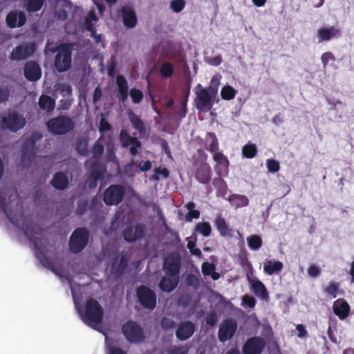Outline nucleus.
Listing matches in <instances>:
<instances>
[{
    "instance_id": "f257e3e1",
    "label": "nucleus",
    "mask_w": 354,
    "mask_h": 354,
    "mask_svg": "<svg viewBox=\"0 0 354 354\" xmlns=\"http://www.w3.org/2000/svg\"><path fill=\"white\" fill-rule=\"evenodd\" d=\"M77 311L83 322L88 326L94 328V325L100 324L102 322L103 308L93 298L87 299L84 310L77 308Z\"/></svg>"
},
{
    "instance_id": "f03ea898",
    "label": "nucleus",
    "mask_w": 354,
    "mask_h": 354,
    "mask_svg": "<svg viewBox=\"0 0 354 354\" xmlns=\"http://www.w3.org/2000/svg\"><path fill=\"white\" fill-rule=\"evenodd\" d=\"M43 137L38 131H33L27 138L21 147V162L26 167H29L36 157V142Z\"/></svg>"
},
{
    "instance_id": "7ed1b4c3",
    "label": "nucleus",
    "mask_w": 354,
    "mask_h": 354,
    "mask_svg": "<svg viewBox=\"0 0 354 354\" xmlns=\"http://www.w3.org/2000/svg\"><path fill=\"white\" fill-rule=\"evenodd\" d=\"M89 236V231L86 227L76 228L69 239L68 246L71 252L78 254L82 252L88 245Z\"/></svg>"
},
{
    "instance_id": "20e7f679",
    "label": "nucleus",
    "mask_w": 354,
    "mask_h": 354,
    "mask_svg": "<svg viewBox=\"0 0 354 354\" xmlns=\"http://www.w3.org/2000/svg\"><path fill=\"white\" fill-rule=\"evenodd\" d=\"M49 131L55 135H65L73 130L75 123L72 119L66 116L52 118L46 122Z\"/></svg>"
},
{
    "instance_id": "39448f33",
    "label": "nucleus",
    "mask_w": 354,
    "mask_h": 354,
    "mask_svg": "<svg viewBox=\"0 0 354 354\" xmlns=\"http://www.w3.org/2000/svg\"><path fill=\"white\" fill-rule=\"evenodd\" d=\"M6 196L7 194L4 192H0V209L3 211L8 220L13 225L17 226L19 224L20 220L24 216L22 205L17 199L13 209L8 207L6 204Z\"/></svg>"
},
{
    "instance_id": "423d86ee",
    "label": "nucleus",
    "mask_w": 354,
    "mask_h": 354,
    "mask_svg": "<svg viewBox=\"0 0 354 354\" xmlns=\"http://www.w3.org/2000/svg\"><path fill=\"white\" fill-rule=\"evenodd\" d=\"M57 50L58 53L55 57V68L59 73L67 71L71 67V50L65 45H60L58 48L51 50L53 53Z\"/></svg>"
},
{
    "instance_id": "0eeeda50",
    "label": "nucleus",
    "mask_w": 354,
    "mask_h": 354,
    "mask_svg": "<svg viewBox=\"0 0 354 354\" xmlns=\"http://www.w3.org/2000/svg\"><path fill=\"white\" fill-rule=\"evenodd\" d=\"M136 297L140 304L145 309L152 310L156 307V292L145 285H140L136 288Z\"/></svg>"
},
{
    "instance_id": "6e6552de",
    "label": "nucleus",
    "mask_w": 354,
    "mask_h": 354,
    "mask_svg": "<svg viewBox=\"0 0 354 354\" xmlns=\"http://www.w3.org/2000/svg\"><path fill=\"white\" fill-rule=\"evenodd\" d=\"M197 153L201 160L196 169L195 177L199 183L207 185L212 178V170L209 165L206 162L207 155L202 149L197 150Z\"/></svg>"
},
{
    "instance_id": "1a4fd4ad",
    "label": "nucleus",
    "mask_w": 354,
    "mask_h": 354,
    "mask_svg": "<svg viewBox=\"0 0 354 354\" xmlns=\"http://www.w3.org/2000/svg\"><path fill=\"white\" fill-rule=\"evenodd\" d=\"M217 93V88L209 86L207 88H201L196 92L195 100L196 108L199 111L207 109L210 110L213 105V98Z\"/></svg>"
},
{
    "instance_id": "9d476101",
    "label": "nucleus",
    "mask_w": 354,
    "mask_h": 354,
    "mask_svg": "<svg viewBox=\"0 0 354 354\" xmlns=\"http://www.w3.org/2000/svg\"><path fill=\"white\" fill-rule=\"evenodd\" d=\"M122 330L127 339L131 343H141L145 339L142 328L136 322H127L122 326Z\"/></svg>"
},
{
    "instance_id": "9b49d317",
    "label": "nucleus",
    "mask_w": 354,
    "mask_h": 354,
    "mask_svg": "<svg viewBox=\"0 0 354 354\" xmlns=\"http://www.w3.org/2000/svg\"><path fill=\"white\" fill-rule=\"evenodd\" d=\"M125 194V188L121 185H112L105 189L103 201L106 205H117Z\"/></svg>"
},
{
    "instance_id": "f8f14e48",
    "label": "nucleus",
    "mask_w": 354,
    "mask_h": 354,
    "mask_svg": "<svg viewBox=\"0 0 354 354\" xmlns=\"http://www.w3.org/2000/svg\"><path fill=\"white\" fill-rule=\"evenodd\" d=\"M237 329L236 322L231 318L224 319L220 325L218 331V340L225 342L230 339L235 334Z\"/></svg>"
},
{
    "instance_id": "ddd939ff",
    "label": "nucleus",
    "mask_w": 354,
    "mask_h": 354,
    "mask_svg": "<svg viewBox=\"0 0 354 354\" xmlns=\"http://www.w3.org/2000/svg\"><path fill=\"white\" fill-rule=\"evenodd\" d=\"M181 267V258L177 253H171L165 258L163 270L170 277L177 276Z\"/></svg>"
},
{
    "instance_id": "4468645a",
    "label": "nucleus",
    "mask_w": 354,
    "mask_h": 354,
    "mask_svg": "<svg viewBox=\"0 0 354 354\" xmlns=\"http://www.w3.org/2000/svg\"><path fill=\"white\" fill-rule=\"evenodd\" d=\"M146 232V227L142 223H137L125 228L122 232L124 239L129 243H133L142 239Z\"/></svg>"
},
{
    "instance_id": "2eb2a0df",
    "label": "nucleus",
    "mask_w": 354,
    "mask_h": 354,
    "mask_svg": "<svg viewBox=\"0 0 354 354\" xmlns=\"http://www.w3.org/2000/svg\"><path fill=\"white\" fill-rule=\"evenodd\" d=\"M266 347V342L259 337H252L246 340L243 346V354H261Z\"/></svg>"
},
{
    "instance_id": "dca6fc26",
    "label": "nucleus",
    "mask_w": 354,
    "mask_h": 354,
    "mask_svg": "<svg viewBox=\"0 0 354 354\" xmlns=\"http://www.w3.org/2000/svg\"><path fill=\"white\" fill-rule=\"evenodd\" d=\"M6 117H3L2 122L5 127L12 132H16L22 129L26 124L24 116L18 114V112H8Z\"/></svg>"
},
{
    "instance_id": "f3484780",
    "label": "nucleus",
    "mask_w": 354,
    "mask_h": 354,
    "mask_svg": "<svg viewBox=\"0 0 354 354\" xmlns=\"http://www.w3.org/2000/svg\"><path fill=\"white\" fill-rule=\"evenodd\" d=\"M35 51L34 44L18 45L12 49L10 59L14 61L24 60L30 57Z\"/></svg>"
},
{
    "instance_id": "a211bd4d",
    "label": "nucleus",
    "mask_w": 354,
    "mask_h": 354,
    "mask_svg": "<svg viewBox=\"0 0 354 354\" xmlns=\"http://www.w3.org/2000/svg\"><path fill=\"white\" fill-rule=\"evenodd\" d=\"M196 331V325L191 321H184L179 323L176 331V336L180 341L189 339Z\"/></svg>"
},
{
    "instance_id": "6ab92c4d",
    "label": "nucleus",
    "mask_w": 354,
    "mask_h": 354,
    "mask_svg": "<svg viewBox=\"0 0 354 354\" xmlns=\"http://www.w3.org/2000/svg\"><path fill=\"white\" fill-rule=\"evenodd\" d=\"M24 77L30 82H37L41 77V69L35 61H29L24 66Z\"/></svg>"
},
{
    "instance_id": "aec40b11",
    "label": "nucleus",
    "mask_w": 354,
    "mask_h": 354,
    "mask_svg": "<svg viewBox=\"0 0 354 354\" xmlns=\"http://www.w3.org/2000/svg\"><path fill=\"white\" fill-rule=\"evenodd\" d=\"M128 266V257L125 255L118 256L111 265V272L115 277L120 278L124 274Z\"/></svg>"
},
{
    "instance_id": "412c9836",
    "label": "nucleus",
    "mask_w": 354,
    "mask_h": 354,
    "mask_svg": "<svg viewBox=\"0 0 354 354\" xmlns=\"http://www.w3.org/2000/svg\"><path fill=\"white\" fill-rule=\"evenodd\" d=\"M26 15L22 11H11L6 18L7 26L10 28H19L26 22Z\"/></svg>"
},
{
    "instance_id": "4be33fe9",
    "label": "nucleus",
    "mask_w": 354,
    "mask_h": 354,
    "mask_svg": "<svg viewBox=\"0 0 354 354\" xmlns=\"http://www.w3.org/2000/svg\"><path fill=\"white\" fill-rule=\"evenodd\" d=\"M120 12L126 28H132L136 26L138 19L133 8L129 6H123L120 8Z\"/></svg>"
},
{
    "instance_id": "5701e85b",
    "label": "nucleus",
    "mask_w": 354,
    "mask_h": 354,
    "mask_svg": "<svg viewBox=\"0 0 354 354\" xmlns=\"http://www.w3.org/2000/svg\"><path fill=\"white\" fill-rule=\"evenodd\" d=\"M333 310L334 314L341 320L345 319L349 315L351 308L344 299H338L333 302Z\"/></svg>"
},
{
    "instance_id": "b1692460",
    "label": "nucleus",
    "mask_w": 354,
    "mask_h": 354,
    "mask_svg": "<svg viewBox=\"0 0 354 354\" xmlns=\"http://www.w3.org/2000/svg\"><path fill=\"white\" fill-rule=\"evenodd\" d=\"M248 279L251 289L255 295L263 299H267L268 298V292L263 282L257 278H250L249 276L248 277Z\"/></svg>"
},
{
    "instance_id": "393cba45",
    "label": "nucleus",
    "mask_w": 354,
    "mask_h": 354,
    "mask_svg": "<svg viewBox=\"0 0 354 354\" xmlns=\"http://www.w3.org/2000/svg\"><path fill=\"white\" fill-rule=\"evenodd\" d=\"M213 159L216 162L214 169L219 176H221L223 174L228 171L230 162L223 153H217L216 155L213 156Z\"/></svg>"
},
{
    "instance_id": "a878e982",
    "label": "nucleus",
    "mask_w": 354,
    "mask_h": 354,
    "mask_svg": "<svg viewBox=\"0 0 354 354\" xmlns=\"http://www.w3.org/2000/svg\"><path fill=\"white\" fill-rule=\"evenodd\" d=\"M50 185L57 190H64L68 186V178L62 171L57 172L54 174Z\"/></svg>"
},
{
    "instance_id": "bb28decb",
    "label": "nucleus",
    "mask_w": 354,
    "mask_h": 354,
    "mask_svg": "<svg viewBox=\"0 0 354 354\" xmlns=\"http://www.w3.org/2000/svg\"><path fill=\"white\" fill-rule=\"evenodd\" d=\"M341 35L339 29L331 26L330 28H321L318 30L317 37L319 41H328L335 37Z\"/></svg>"
},
{
    "instance_id": "cd10ccee",
    "label": "nucleus",
    "mask_w": 354,
    "mask_h": 354,
    "mask_svg": "<svg viewBox=\"0 0 354 354\" xmlns=\"http://www.w3.org/2000/svg\"><path fill=\"white\" fill-rule=\"evenodd\" d=\"M116 84L118 88V99L124 102L128 98V83L126 78L119 75L116 77Z\"/></svg>"
},
{
    "instance_id": "c85d7f7f",
    "label": "nucleus",
    "mask_w": 354,
    "mask_h": 354,
    "mask_svg": "<svg viewBox=\"0 0 354 354\" xmlns=\"http://www.w3.org/2000/svg\"><path fill=\"white\" fill-rule=\"evenodd\" d=\"M178 283V277H163L159 283V288L163 292H171L177 287Z\"/></svg>"
},
{
    "instance_id": "c756f323",
    "label": "nucleus",
    "mask_w": 354,
    "mask_h": 354,
    "mask_svg": "<svg viewBox=\"0 0 354 354\" xmlns=\"http://www.w3.org/2000/svg\"><path fill=\"white\" fill-rule=\"evenodd\" d=\"M212 185L216 190V196L222 197L225 199L227 198L226 195L227 194L228 187L225 181L218 176V177L214 178L212 181Z\"/></svg>"
},
{
    "instance_id": "7c9ffc66",
    "label": "nucleus",
    "mask_w": 354,
    "mask_h": 354,
    "mask_svg": "<svg viewBox=\"0 0 354 354\" xmlns=\"http://www.w3.org/2000/svg\"><path fill=\"white\" fill-rule=\"evenodd\" d=\"M236 209L245 207L249 203L248 197L245 195L232 194L226 198Z\"/></svg>"
},
{
    "instance_id": "2f4dec72",
    "label": "nucleus",
    "mask_w": 354,
    "mask_h": 354,
    "mask_svg": "<svg viewBox=\"0 0 354 354\" xmlns=\"http://www.w3.org/2000/svg\"><path fill=\"white\" fill-rule=\"evenodd\" d=\"M283 267V263L280 261L269 260L264 263L263 271L268 275H272L276 272H281Z\"/></svg>"
},
{
    "instance_id": "473e14b6",
    "label": "nucleus",
    "mask_w": 354,
    "mask_h": 354,
    "mask_svg": "<svg viewBox=\"0 0 354 354\" xmlns=\"http://www.w3.org/2000/svg\"><path fill=\"white\" fill-rule=\"evenodd\" d=\"M38 104L43 111H54L55 100L52 97L43 94L39 97Z\"/></svg>"
},
{
    "instance_id": "72a5a7b5",
    "label": "nucleus",
    "mask_w": 354,
    "mask_h": 354,
    "mask_svg": "<svg viewBox=\"0 0 354 354\" xmlns=\"http://www.w3.org/2000/svg\"><path fill=\"white\" fill-rule=\"evenodd\" d=\"M215 225L222 236H231L230 229L226 223L224 218L221 216H218L215 219Z\"/></svg>"
},
{
    "instance_id": "f704fd0d",
    "label": "nucleus",
    "mask_w": 354,
    "mask_h": 354,
    "mask_svg": "<svg viewBox=\"0 0 354 354\" xmlns=\"http://www.w3.org/2000/svg\"><path fill=\"white\" fill-rule=\"evenodd\" d=\"M129 118L131 122L133 127L138 130L140 135L145 134L146 132V129L144 122L142 120L136 115L134 114V112H129Z\"/></svg>"
},
{
    "instance_id": "c9c22d12",
    "label": "nucleus",
    "mask_w": 354,
    "mask_h": 354,
    "mask_svg": "<svg viewBox=\"0 0 354 354\" xmlns=\"http://www.w3.org/2000/svg\"><path fill=\"white\" fill-rule=\"evenodd\" d=\"M246 240L249 248L252 250H258L263 245L261 237L257 234L250 235L247 237Z\"/></svg>"
},
{
    "instance_id": "e433bc0d",
    "label": "nucleus",
    "mask_w": 354,
    "mask_h": 354,
    "mask_svg": "<svg viewBox=\"0 0 354 354\" xmlns=\"http://www.w3.org/2000/svg\"><path fill=\"white\" fill-rule=\"evenodd\" d=\"M35 256L39 260L40 263L46 268H52V261L40 250L37 243H35Z\"/></svg>"
},
{
    "instance_id": "4c0bfd02",
    "label": "nucleus",
    "mask_w": 354,
    "mask_h": 354,
    "mask_svg": "<svg viewBox=\"0 0 354 354\" xmlns=\"http://www.w3.org/2000/svg\"><path fill=\"white\" fill-rule=\"evenodd\" d=\"M159 73L162 78H169L174 73V67L173 64L169 62H165L159 68Z\"/></svg>"
},
{
    "instance_id": "58836bf2",
    "label": "nucleus",
    "mask_w": 354,
    "mask_h": 354,
    "mask_svg": "<svg viewBox=\"0 0 354 354\" xmlns=\"http://www.w3.org/2000/svg\"><path fill=\"white\" fill-rule=\"evenodd\" d=\"M207 135L212 139V142L209 147V152L212 153L213 156H215L217 153H223L219 151V144L216 134L213 132H209Z\"/></svg>"
},
{
    "instance_id": "ea45409f",
    "label": "nucleus",
    "mask_w": 354,
    "mask_h": 354,
    "mask_svg": "<svg viewBox=\"0 0 354 354\" xmlns=\"http://www.w3.org/2000/svg\"><path fill=\"white\" fill-rule=\"evenodd\" d=\"M195 230L196 232L207 237L209 236L212 232V227L208 222H201L195 225Z\"/></svg>"
},
{
    "instance_id": "a19ab883",
    "label": "nucleus",
    "mask_w": 354,
    "mask_h": 354,
    "mask_svg": "<svg viewBox=\"0 0 354 354\" xmlns=\"http://www.w3.org/2000/svg\"><path fill=\"white\" fill-rule=\"evenodd\" d=\"M45 0H28L26 8L28 12H35L41 10Z\"/></svg>"
},
{
    "instance_id": "79ce46f5",
    "label": "nucleus",
    "mask_w": 354,
    "mask_h": 354,
    "mask_svg": "<svg viewBox=\"0 0 354 354\" xmlns=\"http://www.w3.org/2000/svg\"><path fill=\"white\" fill-rule=\"evenodd\" d=\"M339 283L332 281L324 288V292L331 298H335L339 292Z\"/></svg>"
},
{
    "instance_id": "37998d69",
    "label": "nucleus",
    "mask_w": 354,
    "mask_h": 354,
    "mask_svg": "<svg viewBox=\"0 0 354 354\" xmlns=\"http://www.w3.org/2000/svg\"><path fill=\"white\" fill-rule=\"evenodd\" d=\"M257 153V148L254 144H247L242 149V154L247 158H253Z\"/></svg>"
},
{
    "instance_id": "c03bdc74",
    "label": "nucleus",
    "mask_w": 354,
    "mask_h": 354,
    "mask_svg": "<svg viewBox=\"0 0 354 354\" xmlns=\"http://www.w3.org/2000/svg\"><path fill=\"white\" fill-rule=\"evenodd\" d=\"M236 91L231 86H224L221 91V97L225 100H230L235 97Z\"/></svg>"
},
{
    "instance_id": "a18cd8bd",
    "label": "nucleus",
    "mask_w": 354,
    "mask_h": 354,
    "mask_svg": "<svg viewBox=\"0 0 354 354\" xmlns=\"http://www.w3.org/2000/svg\"><path fill=\"white\" fill-rule=\"evenodd\" d=\"M120 140L123 147H127L130 146L134 142H137V138L130 136L125 130H122L120 132Z\"/></svg>"
},
{
    "instance_id": "49530a36",
    "label": "nucleus",
    "mask_w": 354,
    "mask_h": 354,
    "mask_svg": "<svg viewBox=\"0 0 354 354\" xmlns=\"http://www.w3.org/2000/svg\"><path fill=\"white\" fill-rule=\"evenodd\" d=\"M130 97L134 104L140 103L143 99L142 92L137 88H133L129 91Z\"/></svg>"
},
{
    "instance_id": "de8ad7c7",
    "label": "nucleus",
    "mask_w": 354,
    "mask_h": 354,
    "mask_svg": "<svg viewBox=\"0 0 354 354\" xmlns=\"http://www.w3.org/2000/svg\"><path fill=\"white\" fill-rule=\"evenodd\" d=\"M160 175L162 176V178H167L169 176V171L167 168L157 167L154 170L152 179L156 181L159 180Z\"/></svg>"
},
{
    "instance_id": "09e8293b",
    "label": "nucleus",
    "mask_w": 354,
    "mask_h": 354,
    "mask_svg": "<svg viewBox=\"0 0 354 354\" xmlns=\"http://www.w3.org/2000/svg\"><path fill=\"white\" fill-rule=\"evenodd\" d=\"M189 347L187 345L185 346H175L171 347L167 351L168 354H188Z\"/></svg>"
},
{
    "instance_id": "8fccbe9b",
    "label": "nucleus",
    "mask_w": 354,
    "mask_h": 354,
    "mask_svg": "<svg viewBox=\"0 0 354 354\" xmlns=\"http://www.w3.org/2000/svg\"><path fill=\"white\" fill-rule=\"evenodd\" d=\"M160 325L163 330H167L174 328L176 326V324L172 319L164 317L161 319Z\"/></svg>"
},
{
    "instance_id": "3c124183",
    "label": "nucleus",
    "mask_w": 354,
    "mask_h": 354,
    "mask_svg": "<svg viewBox=\"0 0 354 354\" xmlns=\"http://www.w3.org/2000/svg\"><path fill=\"white\" fill-rule=\"evenodd\" d=\"M109 112H105V113L102 112V118L100 122L99 131L101 133H104L105 131H110L111 129V124L108 122V121L104 118L105 115H108Z\"/></svg>"
},
{
    "instance_id": "603ef678",
    "label": "nucleus",
    "mask_w": 354,
    "mask_h": 354,
    "mask_svg": "<svg viewBox=\"0 0 354 354\" xmlns=\"http://www.w3.org/2000/svg\"><path fill=\"white\" fill-rule=\"evenodd\" d=\"M185 6V0H173L170 3V7L175 12H181Z\"/></svg>"
},
{
    "instance_id": "864d4df0",
    "label": "nucleus",
    "mask_w": 354,
    "mask_h": 354,
    "mask_svg": "<svg viewBox=\"0 0 354 354\" xmlns=\"http://www.w3.org/2000/svg\"><path fill=\"white\" fill-rule=\"evenodd\" d=\"M266 166L269 172L276 173L279 171V162L274 159H268L266 160Z\"/></svg>"
},
{
    "instance_id": "5fc2aeb1",
    "label": "nucleus",
    "mask_w": 354,
    "mask_h": 354,
    "mask_svg": "<svg viewBox=\"0 0 354 354\" xmlns=\"http://www.w3.org/2000/svg\"><path fill=\"white\" fill-rule=\"evenodd\" d=\"M215 270L216 266L214 263L204 262L201 266L202 273L204 276H209Z\"/></svg>"
},
{
    "instance_id": "6e6d98bb",
    "label": "nucleus",
    "mask_w": 354,
    "mask_h": 354,
    "mask_svg": "<svg viewBox=\"0 0 354 354\" xmlns=\"http://www.w3.org/2000/svg\"><path fill=\"white\" fill-rule=\"evenodd\" d=\"M104 147L102 144L100 142V140L95 142L94 144L93 148H92V153L93 155V157L97 158L100 157L103 153H104Z\"/></svg>"
},
{
    "instance_id": "4d7b16f0",
    "label": "nucleus",
    "mask_w": 354,
    "mask_h": 354,
    "mask_svg": "<svg viewBox=\"0 0 354 354\" xmlns=\"http://www.w3.org/2000/svg\"><path fill=\"white\" fill-rule=\"evenodd\" d=\"M206 325L214 326L218 322V316L215 312L211 311L205 318Z\"/></svg>"
},
{
    "instance_id": "13d9d810",
    "label": "nucleus",
    "mask_w": 354,
    "mask_h": 354,
    "mask_svg": "<svg viewBox=\"0 0 354 354\" xmlns=\"http://www.w3.org/2000/svg\"><path fill=\"white\" fill-rule=\"evenodd\" d=\"M102 176V174L101 171L97 167H96L95 164H93L91 167L89 178H91L94 180H99Z\"/></svg>"
},
{
    "instance_id": "bf43d9fd",
    "label": "nucleus",
    "mask_w": 354,
    "mask_h": 354,
    "mask_svg": "<svg viewBox=\"0 0 354 354\" xmlns=\"http://www.w3.org/2000/svg\"><path fill=\"white\" fill-rule=\"evenodd\" d=\"M242 302L244 305L250 308H253L256 305V299L254 297L245 295L242 298Z\"/></svg>"
},
{
    "instance_id": "052dcab7",
    "label": "nucleus",
    "mask_w": 354,
    "mask_h": 354,
    "mask_svg": "<svg viewBox=\"0 0 354 354\" xmlns=\"http://www.w3.org/2000/svg\"><path fill=\"white\" fill-rule=\"evenodd\" d=\"M187 283L189 286H192L194 288H197L200 285L199 279L196 275L192 274L187 276Z\"/></svg>"
},
{
    "instance_id": "680f3d73",
    "label": "nucleus",
    "mask_w": 354,
    "mask_h": 354,
    "mask_svg": "<svg viewBox=\"0 0 354 354\" xmlns=\"http://www.w3.org/2000/svg\"><path fill=\"white\" fill-rule=\"evenodd\" d=\"M10 94V90L7 87H0V104L8 100Z\"/></svg>"
},
{
    "instance_id": "e2e57ef3",
    "label": "nucleus",
    "mask_w": 354,
    "mask_h": 354,
    "mask_svg": "<svg viewBox=\"0 0 354 354\" xmlns=\"http://www.w3.org/2000/svg\"><path fill=\"white\" fill-rule=\"evenodd\" d=\"M187 248L189 250L190 252L197 257H201L202 255V252L200 249L196 248V243L192 241H189L187 243Z\"/></svg>"
},
{
    "instance_id": "0e129e2a",
    "label": "nucleus",
    "mask_w": 354,
    "mask_h": 354,
    "mask_svg": "<svg viewBox=\"0 0 354 354\" xmlns=\"http://www.w3.org/2000/svg\"><path fill=\"white\" fill-rule=\"evenodd\" d=\"M321 273V270L315 264H311L308 268V274L312 277H317Z\"/></svg>"
},
{
    "instance_id": "69168bd1",
    "label": "nucleus",
    "mask_w": 354,
    "mask_h": 354,
    "mask_svg": "<svg viewBox=\"0 0 354 354\" xmlns=\"http://www.w3.org/2000/svg\"><path fill=\"white\" fill-rule=\"evenodd\" d=\"M321 59L323 66L325 68L330 60H335V57L330 52H326L322 54Z\"/></svg>"
},
{
    "instance_id": "338daca9",
    "label": "nucleus",
    "mask_w": 354,
    "mask_h": 354,
    "mask_svg": "<svg viewBox=\"0 0 354 354\" xmlns=\"http://www.w3.org/2000/svg\"><path fill=\"white\" fill-rule=\"evenodd\" d=\"M108 354H127V353L118 346H107Z\"/></svg>"
},
{
    "instance_id": "774afa93",
    "label": "nucleus",
    "mask_w": 354,
    "mask_h": 354,
    "mask_svg": "<svg viewBox=\"0 0 354 354\" xmlns=\"http://www.w3.org/2000/svg\"><path fill=\"white\" fill-rule=\"evenodd\" d=\"M39 231V228L31 227L30 225H26L24 229L25 234L29 238L30 236H32L33 234H38L39 232H40Z\"/></svg>"
}]
</instances>
